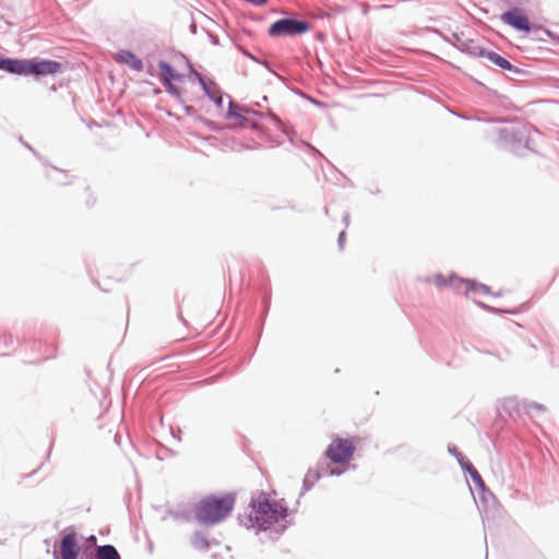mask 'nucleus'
<instances>
[{"mask_svg": "<svg viewBox=\"0 0 559 559\" xmlns=\"http://www.w3.org/2000/svg\"><path fill=\"white\" fill-rule=\"evenodd\" d=\"M249 507L251 511L239 514L238 521L248 530H254L257 534L270 531V537L276 540L290 524V521L287 520L288 508L270 500L263 490H257L251 495Z\"/></svg>", "mask_w": 559, "mask_h": 559, "instance_id": "f257e3e1", "label": "nucleus"}, {"mask_svg": "<svg viewBox=\"0 0 559 559\" xmlns=\"http://www.w3.org/2000/svg\"><path fill=\"white\" fill-rule=\"evenodd\" d=\"M537 132L532 124L515 120L498 129V140L506 150L522 156L528 151H535L532 135Z\"/></svg>", "mask_w": 559, "mask_h": 559, "instance_id": "f03ea898", "label": "nucleus"}, {"mask_svg": "<svg viewBox=\"0 0 559 559\" xmlns=\"http://www.w3.org/2000/svg\"><path fill=\"white\" fill-rule=\"evenodd\" d=\"M236 493L227 492L221 497L206 496L194 506V519L204 525L221 523L234 509Z\"/></svg>", "mask_w": 559, "mask_h": 559, "instance_id": "7ed1b4c3", "label": "nucleus"}, {"mask_svg": "<svg viewBox=\"0 0 559 559\" xmlns=\"http://www.w3.org/2000/svg\"><path fill=\"white\" fill-rule=\"evenodd\" d=\"M62 64L56 60L49 59H15L1 57L0 70L16 75H33L41 78L58 73Z\"/></svg>", "mask_w": 559, "mask_h": 559, "instance_id": "20e7f679", "label": "nucleus"}, {"mask_svg": "<svg viewBox=\"0 0 559 559\" xmlns=\"http://www.w3.org/2000/svg\"><path fill=\"white\" fill-rule=\"evenodd\" d=\"M311 25L306 20H299L294 16L278 19L273 22L269 29L270 37L299 36L310 31Z\"/></svg>", "mask_w": 559, "mask_h": 559, "instance_id": "39448f33", "label": "nucleus"}, {"mask_svg": "<svg viewBox=\"0 0 559 559\" xmlns=\"http://www.w3.org/2000/svg\"><path fill=\"white\" fill-rule=\"evenodd\" d=\"M158 69L159 81L165 91L178 102L183 103L181 92L176 85H174V82L181 81L183 75L180 74L169 62L165 60H159Z\"/></svg>", "mask_w": 559, "mask_h": 559, "instance_id": "423d86ee", "label": "nucleus"}, {"mask_svg": "<svg viewBox=\"0 0 559 559\" xmlns=\"http://www.w3.org/2000/svg\"><path fill=\"white\" fill-rule=\"evenodd\" d=\"M263 114L255 110L239 108L233 100L229 102L226 114L227 119H236L240 127L260 130V119Z\"/></svg>", "mask_w": 559, "mask_h": 559, "instance_id": "0eeeda50", "label": "nucleus"}, {"mask_svg": "<svg viewBox=\"0 0 559 559\" xmlns=\"http://www.w3.org/2000/svg\"><path fill=\"white\" fill-rule=\"evenodd\" d=\"M355 452L354 443L348 439L336 438L326 449L325 455L334 464L349 462Z\"/></svg>", "mask_w": 559, "mask_h": 559, "instance_id": "6e6552de", "label": "nucleus"}, {"mask_svg": "<svg viewBox=\"0 0 559 559\" xmlns=\"http://www.w3.org/2000/svg\"><path fill=\"white\" fill-rule=\"evenodd\" d=\"M431 31L433 33L438 34L439 36H441L444 41L449 43L450 45H452L453 47H455L463 53L478 58V53H476V52L481 50L483 47L477 45L476 40H474L472 38L464 37L463 33L459 34V33L453 32L450 35H444L442 32H440L437 28H432Z\"/></svg>", "mask_w": 559, "mask_h": 559, "instance_id": "1a4fd4ad", "label": "nucleus"}, {"mask_svg": "<svg viewBox=\"0 0 559 559\" xmlns=\"http://www.w3.org/2000/svg\"><path fill=\"white\" fill-rule=\"evenodd\" d=\"M81 554L75 532L64 531L59 543V549L55 548L52 556L53 559H80Z\"/></svg>", "mask_w": 559, "mask_h": 559, "instance_id": "9d476101", "label": "nucleus"}, {"mask_svg": "<svg viewBox=\"0 0 559 559\" xmlns=\"http://www.w3.org/2000/svg\"><path fill=\"white\" fill-rule=\"evenodd\" d=\"M501 21L518 32L531 33L533 25L525 11L521 8H512L501 14Z\"/></svg>", "mask_w": 559, "mask_h": 559, "instance_id": "9b49d317", "label": "nucleus"}, {"mask_svg": "<svg viewBox=\"0 0 559 559\" xmlns=\"http://www.w3.org/2000/svg\"><path fill=\"white\" fill-rule=\"evenodd\" d=\"M80 559H121V556L114 545L106 544L96 546L92 551L83 550Z\"/></svg>", "mask_w": 559, "mask_h": 559, "instance_id": "f8f14e48", "label": "nucleus"}, {"mask_svg": "<svg viewBox=\"0 0 559 559\" xmlns=\"http://www.w3.org/2000/svg\"><path fill=\"white\" fill-rule=\"evenodd\" d=\"M503 409L509 412V414L512 416L513 412L519 413L521 409L527 414H530L533 411L544 412L545 406L537 402H527V401L520 402L514 397H510L504 401Z\"/></svg>", "mask_w": 559, "mask_h": 559, "instance_id": "ddd939ff", "label": "nucleus"}, {"mask_svg": "<svg viewBox=\"0 0 559 559\" xmlns=\"http://www.w3.org/2000/svg\"><path fill=\"white\" fill-rule=\"evenodd\" d=\"M480 97L487 105L493 107L509 109L511 106V100L507 96L498 93L496 90L489 88L488 86H484Z\"/></svg>", "mask_w": 559, "mask_h": 559, "instance_id": "4468645a", "label": "nucleus"}, {"mask_svg": "<svg viewBox=\"0 0 559 559\" xmlns=\"http://www.w3.org/2000/svg\"><path fill=\"white\" fill-rule=\"evenodd\" d=\"M116 59L120 63L128 64L134 71L143 70L142 60L131 50L121 49L118 51Z\"/></svg>", "mask_w": 559, "mask_h": 559, "instance_id": "2eb2a0df", "label": "nucleus"}, {"mask_svg": "<svg viewBox=\"0 0 559 559\" xmlns=\"http://www.w3.org/2000/svg\"><path fill=\"white\" fill-rule=\"evenodd\" d=\"M477 53L478 58L488 59L490 62L499 67L501 70L506 71V69L511 68V62L493 50H487L486 48L483 47L481 50H479Z\"/></svg>", "mask_w": 559, "mask_h": 559, "instance_id": "dca6fc26", "label": "nucleus"}, {"mask_svg": "<svg viewBox=\"0 0 559 559\" xmlns=\"http://www.w3.org/2000/svg\"><path fill=\"white\" fill-rule=\"evenodd\" d=\"M478 493V500L484 510H488L497 504V498L495 495L487 488L484 483L483 488L480 486L475 487Z\"/></svg>", "mask_w": 559, "mask_h": 559, "instance_id": "f3484780", "label": "nucleus"}, {"mask_svg": "<svg viewBox=\"0 0 559 559\" xmlns=\"http://www.w3.org/2000/svg\"><path fill=\"white\" fill-rule=\"evenodd\" d=\"M460 280L462 278L457 277L455 274L444 276L439 273L433 276V284L439 288L453 287L455 290H460Z\"/></svg>", "mask_w": 559, "mask_h": 559, "instance_id": "a211bd4d", "label": "nucleus"}, {"mask_svg": "<svg viewBox=\"0 0 559 559\" xmlns=\"http://www.w3.org/2000/svg\"><path fill=\"white\" fill-rule=\"evenodd\" d=\"M460 285H465L464 294H468L474 292L479 295H488L490 294V287L486 284L477 283L473 280H460Z\"/></svg>", "mask_w": 559, "mask_h": 559, "instance_id": "6ab92c4d", "label": "nucleus"}, {"mask_svg": "<svg viewBox=\"0 0 559 559\" xmlns=\"http://www.w3.org/2000/svg\"><path fill=\"white\" fill-rule=\"evenodd\" d=\"M191 545L197 550L206 551L210 548L209 534L204 531H195L191 536Z\"/></svg>", "mask_w": 559, "mask_h": 559, "instance_id": "aec40b11", "label": "nucleus"}, {"mask_svg": "<svg viewBox=\"0 0 559 559\" xmlns=\"http://www.w3.org/2000/svg\"><path fill=\"white\" fill-rule=\"evenodd\" d=\"M266 118L270 119L278 130H281L285 135H287L289 142L294 144V135L296 134V132L290 124L283 122L274 114H269Z\"/></svg>", "mask_w": 559, "mask_h": 559, "instance_id": "412c9836", "label": "nucleus"}, {"mask_svg": "<svg viewBox=\"0 0 559 559\" xmlns=\"http://www.w3.org/2000/svg\"><path fill=\"white\" fill-rule=\"evenodd\" d=\"M461 468L463 469L464 473L469 475L475 487L480 486L483 488L485 481L483 480L480 474L478 473V471L475 468L471 461L464 462V464L462 463Z\"/></svg>", "mask_w": 559, "mask_h": 559, "instance_id": "4be33fe9", "label": "nucleus"}, {"mask_svg": "<svg viewBox=\"0 0 559 559\" xmlns=\"http://www.w3.org/2000/svg\"><path fill=\"white\" fill-rule=\"evenodd\" d=\"M321 478V474L316 469H308L304 481H302V490L300 492V496H302L305 492L309 491L313 485Z\"/></svg>", "mask_w": 559, "mask_h": 559, "instance_id": "5701e85b", "label": "nucleus"}, {"mask_svg": "<svg viewBox=\"0 0 559 559\" xmlns=\"http://www.w3.org/2000/svg\"><path fill=\"white\" fill-rule=\"evenodd\" d=\"M448 452H449V454H451L452 456H454L456 459V461L461 467H462V463L464 464V462H469V460L464 456V454L457 449V447L455 444L450 443L448 445Z\"/></svg>", "mask_w": 559, "mask_h": 559, "instance_id": "b1692460", "label": "nucleus"}, {"mask_svg": "<svg viewBox=\"0 0 559 559\" xmlns=\"http://www.w3.org/2000/svg\"><path fill=\"white\" fill-rule=\"evenodd\" d=\"M205 96L209 98L211 95L216 92L218 88V85L214 81H207L204 80L200 83Z\"/></svg>", "mask_w": 559, "mask_h": 559, "instance_id": "393cba45", "label": "nucleus"}, {"mask_svg": "<svg viewBox=\"0 0 559 559\" xmlns=\"http://www.w3.org/2000/svg\"><path fill=\"white\" fill-rule=\"evenodd\" d=\"M170 515L176 520H182L185 522H190L193 518L192 512L190 510L182 511H170Z\"/></svg>", "mask_w": 559, "mask_h": 559, "instance_id": "a878e982", "label": "nucleus"}, {"mask_svg": "<svg viewBox=\"0 0 559 559\" xmlns=\"http://www.w3.org/2000/svg\"><path fill=\"white\" fill-rule=\"evenodd\" d=\"M478 305H479L481 308H484V309H486V310H488V311H490V312H493V313H502V312H506V313L515 314V313H518V312H519V309H513V310H502V309H499V308H496V307H492V306H488V305H486V304H484V302H481V301H479V302H478Z\"/></svg>", "mask_w": 559, "mask_h": 559, "instance_id": "bb28decb", "label": "nucleus"}, {"mask_svg": "<svg viewBox=\"0 0 559 559\" xmlns=\"http://www.w3.org/2000/svg\"><path fill=\"white\" fill-rule=\"evenodd\" d=\"M188 76L190 80L198 81L199 84L205 80V78L201 73H199L191 63H188Z\"/></svg>", "mask_w": 559, "mask_h": 559, "instance_id": "cd10ccee", "label": "nucleus"}, {"mask_svg": "<svg viewBox=\"0 0 559 559\" xmlns=\"http://www.w3.org/2000/svg\"><path fill=\"white\" fill-rule=\"evenodd\" d=\"M210 100H212L216 107L222 108L224 103V95L221 90H217L214 92L211 97H209Z\"/></svg>", "mask_w": 559, "mask_h": 559, "instance_id": "c85d7f7f", "label": "nucleus"}, {"mask_svg": "<svg viewBox=\"0 0 559 559\" xmlns=\"http://www.w3.org/2000/svg\"><path fill=\"white\" fill-rule=\"evenodd\" d=\"M240 51L243 56H246L247 58H249L250 60L257 62V63H261L263 64L264 67L266 68H270V62L266 61V60H259L255 56H253L250 51H248L247 49L245 48H240Z\"/></svg>", "mask_w": 559, "mask_h": 559, "instance_id": "c756f323", "label": "nucleus"}, {"mask_svg": "<svg viewBox=\"0 0 559 559\" xmlns=\"http://www.w3.org/2000/svg\"><path fill=\"white\" fill-rule=\"evenodd\" d=\"M506 71H509V72H511L513 74H516V75H525V74H527L526 70L520 69V68L513 66L512 63H511V68L506 69Z\"/></svg>", "mask_w": 559, "mask_h": 559, "instance_id": "7c9ffc66", "label": "nucleus"}, {"mask_svg": "<svg viewBox=\"0 0 559 559\" xmlns=\"http://www.w3.org/2000/svg\"><path fill=\"white\" fill-rule=\"evenodd\" d=\"M345 239H346V233H345V230H342V231L338 234V238H337V246H338V249H340V250H343V249H344V246H345Z\"/></svg>", "mask_w": 559, "mask_h": 559, "instance_id": "2f4dec72", "label": "nucleus"}, {"mask_svg": "<svg viewBox=\"0 0 559 559\" xmlns=\"http://www.w3.org/2000/svg\"><path fill=\"white\" fill-rule=\"evenodd\" d=\"M86 544H87V547H93V549L98 546L97 545V538L95 535H90L87 538H86Z\"/></svg>", "mask_w": 559, "mask_h": 559, "instance_id": "473e14b6", "label": "nucleus"}, {"mask_svg": "<svg viewBox=\"0 0 559 559\" xmlns=\"http://www.w3.org/2000/svg\"><path fill=\"white\" fill-rule=\"evenodd\" d=\"M209 37H210V40L213 45H218L219 44V39H218V36L217 35H214V34H209Z\"/></svg>", "mask_w": 559, "mask_h": 559, "instance_id": "72a5a7b5", "label": "nucleus"}, {"mask_svg": "<svg viewBox=\"0 0 559 559\" xmlns=\"http://www.w3.org/2000/svg\"><path fill=\"white\" fill-rule=\"evenodd\" d=\"M349 219H350L349 213H348V212H345V213H344V215H343V217H342V221H343V223H344L345 227H348V225H349Z\"/></svg>", "mask_w": 559, "mask_h": 559, "instance_id": "f704fd0d", "label": "nucleus"}, {"mask_svg": "<svg viewBox=\"0 0 559 559\" xmlns=\"http://www.w3.org/2000/svg\"><path fill=\"white\" fill-rule=\"evenodd\" d=\"M316 39H317V40H319V41H322V43H323V41L326 39V36H325V34H324V33H322V32H318V33L316 34Z\"/></svg>", "mask_w": 559, "mask_h": 559, "instance_id": "c9c22d12", "label": "nucleus"}, {"mask_svg": "<svg viewBox=\"0 0 559 559\" xmlns=\"http://www.w3.org/2000/svg\"><path fill=\"white\" fill-rule=\"evenodd\" d=\"M189 29H190V32H191L192 34H197V32H198V26H197L195 21H192V23H191V24H190V26H189Z\"/></svg>", "mask_w": 559, "mask_h": 559, "instance_id": "e433bc0d", "label": "nucleus"}, {"mask_svg": "<svg viewBox=\"0 0 559 559\" xmlns=\"http://www.w3.org/2000/svg\"><path fill=\"white\" fill-rule=\"evenodd\" d=\"M47 177H48L49 179H51V180H55V181H56L57 183H59V185H68V183H69V181L55 179V178H52L49 174L47 175Z\"/></svg>", "mask_w": 559, "mask_h": 559, "instance_id": "4c0bfd02", "label": "nucleus"}, {"mask_svg": "<svg viewBox=\"0 0 559 559\" xmlns=\"http://www.w3.org/2000/svg\"><path fill=\"white\" fill-rule=\"evenodd\" d=\"M451 112H452L453 115H455V116L460 117L461 119H464V120H469V119H471L469 117H467V116H465V115H463V114H457V112H455V111H451Z\"/></svg>", "mask_w": 559, "mask_h": 559, "instance_id": "58836bf2", "label": "nucleus"}, {"mask_svg": "<svg viewBox=\"0 0 559 559\" xmlns=\"http://www.w3.org/2000/svg\"><path fill=\"white\" fill-rule=\"evenodd\" d=\"M185 110H186V112H187L188 115H191V114H192V111H194L193 107H192V106H189V105H186V106H185Z\"/></svg>", "mask_w": 559, "mask_h": 559, "instance_id": "ea45409f", "label": "nucleus"}, {"mask_svg": "<svg viewBox=\"0 0 559 559\" xmlns=\"http://www.w3.org/2000/svg\"><path fill=\"white\" fill-rule=\"evenodd\" d=\"M53 169H55L56 171L60 173L64 178H68V177H69V175H68V173H67V171L61 170V169H58V168H56V167H53Z\"/></svg>", "mask_w": 559, "mask_h": 559, "instance_id": "a19ab883", "label": "nucleus"}, {"mask_svg": "<svg viewBox=\"0 0 559 559\" xmlns=\"http://www.w3.org/2000/svg\"><path fill=\"white\" fill-rule=\"evenodd\" d=\"M147 73H148L150 75H154V74H155V70H154V67H153V66H148V67H147Z\"/></svg>", "mask_w": 559, "mask_h": 559, "instance_id": "79ce46f5", "label": "nucleus"}, {"mask_svg": "<svg viewBox=\"0 0 559 559\" xmlns=\"http://www.w3.org/2000/svg\"><path fill=\"white\" fill-rule=\"evenodd\" d=\"M341 474H342V472H341V471H331V472L329 473V475H330V476H340Z\"/></svg>", "mask_w": 559, "mask_h": 559, "instance_id": "37998d69", "label": "nucleus"}, {"mask_svg": "<svg viewBox=\"0 0 559 559\" xmlns=\"http://www.w3.org/2000/svg\"><path fill=\"white\" fill-rule=\"evenodd\" d=\"M180 433H181V430L179 428H178V433H175V431H173L174 438H177L179 441L181 440Z\"/></svg>", "mask_w": 559, "mask_h": 559, "instance_id": "c03bdc74", "label": "nucleus"}, {"mask_svg": "<svg viewBox=\"0 0 559 559\" xmlns=\"http://www.w3.org/2000/svg\"><path fill=\"white\" fill-rule=\"evenodd\" d=\"M475 84L480 86L483 90H484V86H486L483 82L478 81V80H474Z\"/></svg>", "mask_w": 559, "mask_h": 559, "instance_id": "a18cd8bd", "label": "nucleus"}, {"mask_svg": "<svg viewBox=\"0 0 559 559\" xmlns=\"http://www.w3.org/2000/svg\"><path fill=\"white\" fill-rule=\"evenodd\" d=\"M13 343V336H9V340L5 338V345H9V344H12Z\"/></svg>", "mask_w": 559, "mask_h": 559, "instance_id": "49530a36", "label": "nucleus"}, {"mask_svg": "<svg viewBox=\"0 0 559 559\" xmlns=\"http://www.w3.org/2000/svg\"><path fill=\"white\" fill-rule=\"evenodd\" d=\"M320 17H330V13L324 12V13H322V14L320 15Z\"/></svg>", "mask_w": 559, "mask_h": 559, "instance_id": "de8ad7c7", "label": "nucleus"}, {"mask_svg": "<svg viewBox=\"0 0 559 559\" xmlns=\"http://www.w3.org/2000/svg\"><path fill=\"white\" fill-rule=\"evenodd\" d=\"M94 203H95V201H93V202H92V200H88V201H87V205H88V206H93V205H94Z\"/></svg>", "mask_w": 559, "mask_h": 559, "instance_id": "09e8293b", "label": "nucleus"}, {"mask_svg": "<svg viewBox=\"0 0 559 559\" xmlns=\"http://www.w3.org/2000/svg\"><path fill=\"white\" fill-rule=\"evenodd\" d=\"M94 203H95V201H93V202H92V200H88V201H87V205H88V206H93V205H94Z\"/></svg>", "mask_w": 559, "mask_h": 559, "instance_id": "8fccbe9b", "label": "nucleus"}, {"mask_svg": "<svg viewBox=\"0 0 559 559\" xmlns=\"http://www.w3.org/2000/svg\"><path fill=\"white\" fill-rule=\"evenodd\" d=\"M544 32H545L548 36H551V35H552V33H551L550 31H548V29H544Z\"/></svg>", "mask_w": 559, "mask_h": 559, "instance_id": "3c124183", "label": "nucleus"}, {"mask_svg": "<svg viewBox=\"0 0 559 559\" xmlns=\"http://www.w3.org/2000/svg\"><path fill=\"white\" fill-rule=\"evenodd\" d=\"M475 503H478V508H481V504L479 503V500H475Z\"/></svg>", "mask_w": 559, "mask_h": 559, "instance_id": "603ef678", "label": "nucleus"}]
</instances>
